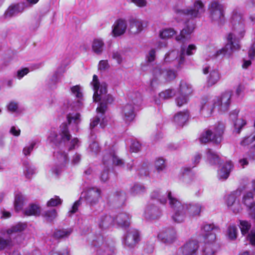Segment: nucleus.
Segmentation results:
<instances>
[{"label": "nucleus", "instance_id": "obj_1", "mask_svg": "<svg viewBox=\"0 0 255 255\" xmlns=\"http://www.w3.org/2000/svg\"><path fill=\"white\" fill-rule=\"evenodd\" d=\"M94 91L93 100L95 102H100V105L97 108V111L100 114V116L94 118L90 123V128H94L100 122V126L104 128L106 125L107 120L103 118L104 114L107 109L108 104H111L113 101L112 96L107 94V84L104 82H100L97 75H94L93 80L91 83Z\"/></svg>", "mask_w": 255, "mask_h": 255}, {"label": "nucleus", "instance_id": "obj_2", "mask_svg": "<svg viewBox=\"0 0 255 255\" xmlns=\"http://www.w3.org/2000/svg\"><path fill=\"white\" fill-rule=\"evenodd\" d=\"M231 22L233 27V32L228 35L227 44L224 47L217 51L216 56L230 55L241 48L240 40L244 37L245 33L244 20L240 14L236 13L232 16Z\"/></svg>", "mask_w": 255, "mask_h": 255}, {"label": "nucleus", "instance_id": "obj_3", "mask_svg": "<svg viewBox=\"0 0 255 255\" xmlns=\"http://www.w3.org/2000/svg\"><path fill=\"white\" fill-rule=\"evenodd\" d=\"M231 98V93L230 92H226L220 96L213 97L202 106L200 110L201 115L204 117H210L215 108L220 111H227L230 104Z\"/></svg>", "mask_w": 255, "mask_h": 255}, {"label": "nucleus", "instance_id": "obj_4", "mask_svg": "<svg viewBox=\"0 0 255 255\" xmlns=\"http://www.w3.org/2000/svg\"><path fill=\"white\" fill-rule=\"evenodd\" d=\"M224 130V125L222 124H218L212 129H208L202 133L199 138L200 141L203 143L212 141L216 144H219L222 140Z\"/></svg>", "mask_w": 255, "mask_h": 255}, {"label": "nucleus", "instance_id": "obj_5", "mask_svg": "<svg viewBox=\"0 0 255 255\" xmlns=\"http://www.w3.org/2000/svg\"><path fill=\"white\" fill-rule=\"evenodd\" d=\"M26 227V224L18 223L8 229L6 231L7 237L5 238L0 237V251L13 246L14 243L11 238L16 237L17 234L23 231Z\"/></svg>", "mask_w": 255, "mask_h": 255}, {"label": "nucleus", "instance_id": "obj_6", "mask_svg": "<svg viewBox=\"0 0 255 255\" xmlns=\"http://www.w3.org/2000/svg\"><path fill=\"white\" fill-rule=\"evenodd\" d=\"M169 205L173 211L171 218L173 221L177 223L184 222L188 216L187 211L185 209L187 206L184 205L175 197L170 198Z\"/></svg>", "mask_w": 255, "mask_h": 255}, {"label": "nucleus", "instance_id": "obj_7", "mask_svg": "<svg viewBox=\"0 0 255 255\" xmlns=\"http://www.w3.org/2000/svg\"><path fill=\"white\" fill-rule=\"evenodd\" d=\"M71 135L68 129L67 125L65 123L62 124L59 128V134L55 130H50L47 137V142L53 145H56L61 141H68L70 139Z\"/></svg>", "mask_w": 255, "mask_h": 255}, {"label": "nucleus", "instance_id": "obj_8", "mask_svg": "<svg viewBox=\"0 0 255 255\" xmlns=\"http://www.w3.org/2000/svg\"><path fill=\"white\" fill-rule=\"evenodd\" d=\"M204 5L200 0H196L192 8L175 9V12L179 15H187L191 17H199L205 12Z\"/></svg>", "mask_w": 255, "mask_h": 255}, {"label": "nucleus", "instance_id": "obj_9", "mask_svg": "<svg viewBox=\"0 0 255 255\" xmlns=\"http://www.w3.org/2000/svg\"><path fill=\"white\" fill-rule=\"evenodd\" d=\"M54 166L52 168L53 173L58 175L63 171L68 162L67 154L61 151H57L54 153Z\"/></svg>", "mask_w": 255, "mask_h": 255}, {"label": "nucleus", "instance_id": "obj_10", "mask_svg": "<svg viewBox=\"0 0 255 255\" xmlns=\"http://www.w3.org/2000/svg\"><path fill=\"white\" fill-rule=\"evenodd\" d=\"M208 10L210 18L212 21L218 23H222L224 21L223 7L218 1L211 2L209 5Z\"/></svg>", "mask_w": 255, "mask_h": 255}, {"label": "nucleus", "instance_id": "obj_11", "mask_svg": "<svg viewBox=\"0 0 255 255\" xmlns=\"http://www.w3.org/2000/svg\"><path fill=\"white\" fill-rule=\"evenodd\" d=\"M203 72L207 75V84L208 87H211L217 84L221 78V75L218 68L210 65H206L203 68Z\"/></svg>", "mask_w": 255, "mask_h": 255}, {"label": "nucleus", "instance_id": "obj_12", "mask_svg": "<svg viewBox=\"0 0 255 255\" xmlns=\"http://www.w3.org/2000/svg\"><path fill=\"white\" fill-rule=\"evenodd\" d=\"M216 235L210 233L207 236L204 240V245L202 247V252L204 255H213L216 252L218 246L215 242Z\"/></svg>", "mask_w": 255, "mask_h": 255}, {"label": "nucleus", "instance_id": "obj_13", "mask_svg": "<svg viewBox=\"0 0 255 255\" xmlns=\"http://www.w3.org/2000/svg\"><path fill=\"white\" fill-rule=\"evenodd\" d=\"M157 239L161 242L169 245L173 243L177 239V234L174 229H166L160 231L157 235Z\"/></svg>", "mask_w": 255, "mask_h": 255}, {"label": "nucleus", "instance_id": "obj_14", "mask_svg": "<svg viewBox=\"0 0 255 255\" xmlns=\"http://www.w3.org/2000/svg\"><path fill=\"white\" fill-rule=\"evenodd\" d=\"M139 240L138 232L135 229H130L125 235L123 243L128 248H133Z\"/></svg>", "mask_w": 255, "mask_h": 255}, {"label": "nucleus", "instance_id": "obj_15", "mask_svg": "<svg viewBox=\"0 0 255 255\" xmlns=\"http://www.w3.org/2000/svg\"><path fill=\"white\" fill-rule=\"evenodd\" d=\"M87 202L91 206L97 204L101 198V191L97 188H91L82 193Z\"/></svg>", "mask_w": 255, "mask_h": 255}, {"label": "nucleus", "instance_id": "obj_16", "mask_svg": "<svg viewBox=\"0 0 255 255\" xmlns=\"http://www.w3.org/2000/svg\"><path fill=\"white\" fill-rule=\"evenodd\" d=\"M199 245L196 240H188L181 248V251L183 255H197Z\"/></svg>", "mask_w": 255, "mask_h": 255}, {"label": "nucleus", "instance_id": "obj_17", "mask_svg": "<svg viewBox=\"0 0 255 255\" xmlns=\"http://www.w3.org/2000/svg\"><path fill=\"white\" fill-rule=\"evenodd\" d=\"M104 164H109L111 163L115 166L123 167L124 162L122 159L119 158L116 154L114 149H112L109 152H106L103 159Z\"/></svg>", "mask_w": 255, "mask_h": 255}, {"label": "nucleus", "instance_id": "obj_18", "mask_svg": "<svg viewBox=\"0 0 255 255\" xmlns=\"http://www.w3.org/2000/svg\"><path fill=\"white\" fill-rule=\"evenodd\" d=\"M150 197L151 199L157 200L162 204H165L167 202V199L169 200V203H170V198H174L175 197L170 191L163 192L159 190H155L151 192Z\"/></svg>", "mask_w": 255, "mask_h": 255}, {"label": "nucleus", "instance_id": "obj_19", "mask_svg": "<svg viewBox=\"0 0 255 255\" xmlns=\"http://www.w3.org/2000/svg\"><path fill=\"white\" fill-rule=\"evenodd\" d=\"M27 7L25 2H20L11 4L4 13L5 18H10L15 16L19 13H21Z\"/></svg>", "mask_w": 255, "mask_h": 255}, {"label": "nucleus", "instance_id": "obj_20", "mask_svg": "<svg viewBox=\"0 0 255 255\" xmlns=\"http://www.w3.org/2000/svg\"><path fill=\"white\" fill-rule=\"evenodd\" d=\"M127 28V21L122 18L117 20L112 26V33L113 36L118 37L124 34Z\"/></svg>", "mask_w": 255, "mask_h": 255}, {"label": "nucleus", "instance_id": "obj_21", "mask_svg": "<svg viewBox=\"0 0 255 255\" xmlns=\"http://www.w3.org/2000/svg\"><path fill=\"white\" fill-rule=\"evenodd\" d=\"M194 28V24L188 22L186 27L181 31L180 35L176 37V40L182 43L188 41L190 39V34L193 31Z\"/></svg>", "mask_w": 255, "mask_h": 255}, {"label": "nucleus", "instance_id": "obj_22", "mask_svg": "<svg viewBox=\"0 0 255 255\" xmlns=\"http://www.w3.org/2000/svg\"><path fill=\"white\" fill-rule=\"evenodd\" d=\"M225 202L228 207L235 213H238L242 210L241 205L234 194L226 196Z\"/></svg>", "mask_w": 255, "mask_h": 255}, {"label": "nucleus", "instance_id": "obj_23", "mask_svg": "<svg viewBox=\"0 0 255 255\" xmlns=\"http://www.w3.org/2000/svg\"><path fill=\"white\" fill-rule=\"evenodd\" d=\"M243 203L247 207L249 215L255 219V202L252 192H248L244 196Z\"/></svg>", "mask_w": 255, "mask_h": 255}, {"label": "nucleus", "instance_id": "obj_24", "mask_svg": "<svg viewBox=\"0 0 255 255\" xmlns=\"http://www.w3.org/2000/svg\"><path fill=\"white\" fill-rule=\"evenodd\" d=\"M161 215V210L152 204H148L145 208L143 216L147 220H154L159 218Z\"/></svg>", "mask_w": 255, "mask_h": 255}, {"label": "nucleus", "instance_id": "obj_25", "mask_svg": "<svg viewBox=\"0 0 255 255\" xmlns=\"http://www.w3.org/2000/svg\"><path fill=\"white\" fill-rule=\"evenodd\" d=\"M134 109V107L131 104H127L123 107L122 116L123 120L126 123H129L134 120L135 117Z\"/></svg>", "mask_w": 255, "mask_h": 255}, {"label": "nucleus", "instance_id": "obj_26", "mask_svg": "<svg viewBox=\"0 0 255 255\" xmlns=\"http://www.w3.org/2000/svg\"><path fill=\"white\" fill-rule=\"evenodd\" d=\"M114 222V219L109 215H101L97 220L98 226L101 230H106L112 226Z\"/></svg>", "mask_w": 255, "mask_h": 255}, {"label": "nucleus", "instance_id": "obj_27", "mask_svg": "<svg viewBox=\"0 0 255 255\" xmlns=\"http://www.w3.org/2000/svg\"><path fill=\"white\" fill-rule=\"evenodd\" d=\"M129 24L128 30L131 34H138L143 29V22L140 19L132 18L130 19Z\"/></svg>", "mask_w": 255, "mask_h": 255}, {"label": "nucleus", "instance_id": "obj_28", "mask_svg": "<svg viewBox=\"0 0 255 255\" xmlns=\"http://www.w3.org/2000/svg\"><path fill=\"white\" fill-rule=\"evenodd\" d=\"M196 50V46L194 44H190L186 47L185 45H181L180 48L179 57L180 62L179 64H182L185 60V55H193Z\"/></svg>", "mask_w": 255, "mask_h": 255}, {"label": "nucleus", "instance_id": "obj_29", "mask_svg": "<svg viewBox=\"0 0 255 255\" xmlns=\"http://www.w3.org/2000/svg\"><path fill=\"white\" fill-rule=\"evenodd\" d=\"M189 113L185 110L178 112L174 117V122L179 127H182L189 119Z\"/></svg>", "mask_w": 255, "mask_h": 255}, {"label": "nucleus", "instance_id": "obj_30", "mask_svg": "<svg viewBox=\"0 0 255 255\" xmlns=\"http://www.w3.org/2000/svg\"><path fill=\"white\" fill-rule=\"evenodd\" d=\"M233 167L231 161H227L218 172V177L220 180L227 179Z\"/></svg>", "mask_w": 255, "mask_h": 255}, {"label": "nucleus", "instance_id": "obj_31", "mask_svg": "<svg viewBox=\"0 0 255 255\" xmlns=\"http://www.w3.org/2000/svg\"><path fill=\"white\" fill-rule=\"evenodd\" d=\"M91 47L94 53L98 55H101L105 48L104 40L101 38H94L91 43Z\"/></svg>", "mask_w": 255, "mask_h": 255}, {"label": "nucleus", "instance_id": "obj_32", "mask_svg": "<svg viewBox=\"0 0 255 255\" xmlns=\"http://www.w3.org/2000/svg\"><path fill=\"white\" fill-rule=\"evenodd\" d=\"M183 204L187 206V208H185V209L187 211L188 216L194 217L199 215L202 208L201 205L200 204L192 203Z\"/></svg>", "mask_w": 255, "mask_h": 255}, {"label": "nucleus", "instance_id": "obj_33", "mask_svg": "<svg viewBox=\"0 0 255 255\" xmlns=\"http://www.w3.org/2000/svg\"><path fill=\"white\" fill-rule=\"evenodd\" d=\"M193 92L192 86L185 81H181L177 93L189 97Z\"/></svg>", "mask_w": 255, "mask_h": 255}, {"label": "nucleus", "instance_id": "obj_34", "mask_svg": "<svg viewBox=\"0 0 255 255\" xmlns=\"http://www.w3.org/2000/svg\"><path fill=\"white\" fill-rule=\"evenodd\" d=\"M130 216L126 213H121L116 217V221L117 224L122 227H127L130 224Z\"/></svg>", "mask_w": 255, "mask_h": 255}, {"label": "nucleus", "instance_id": "obj_35", "mask_svg": "<svg viewBox=\"0 0 255 255\" xmlns=\"http://www.w3.org/2000/svg\"><path fill=\"white\" fill-rule=\"evenodd\" d=\"M68 124L73 125L75 129L77 130V126L80 123L81 119L79 113H69L67 116Z\"/></svg>", "mask_w": 255, "mask_h": 255}, {"label": "nucleus", "instance_id": "obj_36", "mask_svg": "<svg viewBox=\"0 0 255 255\" xmlns=\"http://www.w3.org/2000/svg\"><path fill=\"white\" fill-rule=\"evenodd\" d=\"M40 213V207L36 204L30 205L24 210V214L27 216H38Z\"/></svg>", "mask_w": 255, "mask_h": 255}, {"label": "nucleus", "instance_id": "obj_37", "mask_svg": "<svg viewBox=\"0 0 255 255\" xmlns=\"http://www.w3.org/2000/svg\"><path fill=\"white\" fill-rule=\"evenodd\" d=\"M180 52H178L176 50H172L171 51L168 52L166 54L164 57V62L165 63H169L174 60L177 59H178V62H180V57H179Z\"/></svg>", "mask_w": 255, "mask_h": 255}, {"label": "nucleus", "instance_id": "obj_38", "mask_svg": "<svg viewBox=\"0 0 255 255\" xmlns=\"http://www.w3.org/2000/svg\"><path fill=\"white\" fill-rule=\"evenodd\" d=\"M25 197L21 193H17L15 194L14 207L17 211L21 209Z\"/></svg>", "mask_w": 255, "mask_h": 255}, {"label": "nucleus", "instance_id": "obj_39", "mask_svg": "<svg viewBox=\"0 0 255 255\" xmlns=\"http://www.w3.org/2000/svg\"><path fill=\"white\" fill-rule=\"evenodd\" d=\"M175 101L176 106L178 107H181L187 104L189 97L177 93Z\"/></svg>", "mask_w": 255, "mask_h": 255}, {"label": "nucleus", "instance_id": "obj_40", "mask_svg": "<svg viewBox=\"0 0 255 255\" xmlns=\"http://www.w3.org/2000/svg\"><path fill=\"white\" fill-rule=\"evenodd\" d=\"M164 70H162L160 68L156 67L154 68L153 70V78L151 81V86L153 87L154 86V84L156 83V80L157 79H161L163 78V74H162V72Z\"/></svg>", "mask_w": 255, "mask_h": 255}, {"label": "nucleus", "instance_id": "obj_41", "mask_svg": "<svg viewBox=\"0 0 255 255\" xmlns=\"http://www.w3.org/2000/svg\"><path fill=\"white\" fill-rule=\"evenodd\" d=\"M24 173L27 178H30L36 172V169L34 166L28 163H24Z\"/></svg>", "mask_w": 255, "mask_h": 255}, {"label": "nucleus", "instance_id": "obj_42", "mask_svg": "<svg viewBox=\"0 0 255 255\" xmlns=\"http://www.w3.org/2000/svg\"><path fill=\"white\" fill-rule=\"evenodd\" d=\"M208 160L212 164H218L220 161L219 156L211 149H208L207 152Z\"/></svg>", "mask_w": 255, "mask_h": 255}, {"label": "nucleus", "instance_id": "obj_43", "mask_svg": "<svg viewBox=\"0 0 255 255\" xmlns=\"http://www.w3.org/2000/svg\"><path fill=\"white\" fill-rule=\"evenodd\" d=\"M71 229L57 230L54 233V236L57 239L64 238L68 237L72 233Z\"/></svg>", "mask_w": 255, "mask_h": 255}, {"label": "nucleus", "instance_id": "obj_44", "mask_svg": "<svg viewBox=\"0 0 255 255\" xmlns=\"http://www.w3.org/2000/svg\"><path fill=\"white\" fill-rule=\"evenodd\" d=\"M238 233V229L234 225H232L229 226L227 231V235L229 239L234 240L237 238Z\"/></svg>", "mask_w": 255, "mask_h": 255}, {"label": "nucleus", "instance_id": "obj_45", "mask_svg": "<svg viewBox=\"0 0 255 255\" xmlns=\"http://www.w3.org/2000/svg\"><path fill=\"white\" fill-rule=\"evenodd\" d=\"M146 191L145 187L140 184H135L131 189V194L133 195H136L144 193Z\"/></svg>", "mask_w": 255, "mask_h": 255}, {"label": "nucleus", "instance_id": "obj_46", "mask_svg": "<svg viewBox=\"0 0 255 255\" xmlns=\"http://www.w3.org/2000/svg\"><path fill=\"white\" fill-rule=\"evenodd\" d=\"M175 34V30L171 28H166L162 30L160 32V37L161 39L169 38Z\"/></svg>", "mask_w": 255, "mask_h": 255}, {"label": "nucleus", "instance_id": "obj_47", "mask_svg": "<svg viewBox=\"0 0 255 255\" xmlns=\"http://www.w3.org/2000/svg\"><path fill=\"white\" fill-rule=\"evenodd\" d=\"M214 229V225L213 224H204L202 227V234L204 236V240H205L207 236L210 233L214 234L213 230Z\"/></svg>", "mask_w": 255, "mask_h": 255}, {"label": "nucleus", "instance_id": "obj_48", "mask_svg": "<svg viewBox=\"0 0 255 255\" xmlns=\"http://www.w3.org/2000/svg\"><path fill=\"white\" fill-rule=\"evenodd\" d=\"M251 224L245 220H241L240 221V228L243 235H245L248 233L249 231L251 229Z\"/></svg>", "mask_w": 255, "mask_h": 255}, {"label": "nucleus", "instance_id": "obj_49", "mask_svg": "<svg viewBox=\"0 0 255 255\" xmlns=\"http://www.w3.org/2000/svg\"><path fill=\"white\" fill-rule=\"evenodd\" d=\"M71 93L76 98L81 99L83 96L82 89L79 85H76L71 87Z\"/></svg>", "mask_w": 255, "mask_h": 255}, {"label": "nucleus", "instance_id": "obj_50", "mask_svg": "<svg viewBox=\"0 0 255 255\" xmlns=\"http://www.w3.org/2000/svg\"><path fill=\"white\" fill-rule=\"evenodd\" d=\"M163 78L166 81H170L173 80L176 77V73L175 71L172 70H165L162 72Z\"/></svg>", "mask_w": 255, "mask_h": 255}, {"label": "nucleus", "instance_id": "obj_51", "mask_svg": "<svg viewBox=\"0 0 255 255\" xmlns=\"http://www.w3.org/2000/svg\"><path fill=\"white\" fill-rule=\"evenodd\" d=\"M43 216L48 221H52L57 217V212L55 209H52L45 212Z\"/></svg>", "mask_w": 255, "mask_h": 255}, {"label": "nucleus", "instance_id": "obj_52", "mask_svg": "<svg viewBox=\"0 0 255 255\" xmlns=\"http://www.w3.org/2000/svg\"><path fill=\"white\" fill-rule=\"evenodd\" d=\"M246 124V121L242 119H237L234 123L235 132L239 133L241 128Z\"/></svg>", "mask_w": 255, "mask_h": 255}, {"label": "nucleus", "instance_id": "obj_53", "mask_svg": "<svg viewBox=\"0 0 255 255\" xmlns=\"http://www.w3.org/2000/svg\"><path fill=\"white\" fill-rule=\"evenodd\" d=\"M173 90L170 89L166 90L159 94V97L162 99H168L175 95Z\"/></svg>", "mask_w": 255, "mask_h": 255}, {"label": "nucleus", "instance_id": "obj_54", "mask_svg": "<svg viewBox=\"0 0 255 255\" xmlns=\"http://www.w3.org/2000/svg\"><path fill=\"white\" fill-rule=\"evenodd\" d=\"M62 203V200L58 196H54L50 199L47 203L48 207H54Z\"/></svg>", "mask_w": 255, "mask_h": 255}, {"label": "nucleus", "instance_id": "obj_55", "mask_svg": "<svg viewBox=\"0 0 255 255\" xmlns=\"http://www.w3.org/2000/svg\"><path fill=\"white\" fill-rule=\"evenodd\" d=\"M154 166L156 170L160 172L163 170L165 167L164 160L162 158H158L155 161Z\"/></svg>", "mask_w": 255, "mask_h": 255}, {"label": "nucleus", "instance_id": "obj_56", "mask_svg": "<svg viewBox=\"0 0 255 255\" xmlns=\"http://www.w3.org/2000/svg\"><path fill=\"white\" fill-rule=\"evenodd\" d=\"M35 143L34 142H31L28 145H26L23 149L22 153L25 156L29 155L32 151Z\"/></svg>", "mask_w": 255, "mask_h": 255}, {"label": "nucleus", "instance_id": "obj_57", "mask_svg": "<svg viewBox=\"0 0 255 255\" xmlns=\"http://www.w3.org/2000/svg\"><path fill=\"white\" fill-rule=\"evenodd\" d=\"M18 108V103L15 101L10 102L7 105V109L11 113L16 112Z\"/></svg>", "mask_w": 255, "mask_h": 255}, {"label": "nucleus", "instance_id": "obj_58", "mask_svg": "<svg viewBox=\"0 0 255 255\" xmlns=\"http://www.w3.org/2000/svg\"><path fill=\"white\" fill-rule=\"evenodd\" d=\"M255 140V134H252L245 138L241 142L242 145H248Z\"/></svg>", "mask_w": 255, "mask_h": 255}, {"label": "nucleus", "instance_id": "obj_59", "mask_svg": "<svg viewBox=\"0 0 255 255\" xmlns=\"http://www.w3.org/2000/svg\"><path fill=\"white\" fill-rule=\"evenodd\" d=\"M29 72V70L27 68H24L18 70L17 71L16 77L18 79H21L25 75H27Z\"/></svg>", "mask_w": 255, "mask_h": 255}, {"label": "nucleus", "instance_id": "obj_60", "mask_svg": "<svg viewBox=\"0 0 255 255\" xmlns=\"http://www.w3.org/2000/svg\"><path fill=\"white\" fill-rule=\"evenodd\" d=\"M89 149L91 152L95 154L97 153L100 150L98 143L96 141H93L90 144Z\"/></svg>", "mask_w": 255, "mask_h": 255}, {"label": "nucleus", "instance_id": "obj_61", "mask_svg": "<svg viewBox=\"0 0 255 255\" xmlns=\"http://www.w3.org/2000/svg\"><path fill=\"white\" fill-rule=\"evenodd\" d=\"M141 145L137 141H134L130 146V150L132 152H137L140 150Z\"/></svg>", "mask_w": 255, "mask_h": 255}, {"label": "nucleus", "instance_id": "obj_62", "mask_svg": "<svg viewBox=\"0 0 255 255\" xmlns=\"http://www.w3.org/2000/svg\"><path fill=\"white\" fill-rule=\"evenodd\" d=\"M99 69L105 70L109 68V65L107 60H101L98 65Z\"/></svg>", "mask_w": 255, "mask_h": 255}, {"label": "nucleus", "instance_id": "obj_63", "mask_svg": "<svg viewBox=\"0 0 255 255\" xmlns=\"http://www.w3.org/2000/svg\"><path fill=\"white\" fill-rule=\"evenodd\" d=\"M155 58V50L154 49H151L146 55L147 60L149 62H152Z\"/></svg>", "mask_w": 255, "mask_h": 255}, {"label": "nucleus", "instance_id": "obj_64", "mask_svg": "<svg viewBox=\"0 0 255 255\" xmlns=\"http://www.w3.org/2000/svg\"><path fill=\"white\" fill-rule=\"evenodd\" d=\"M20 129L17 127L12 126L10 128L9 133L15 136H18L20 134Z\"/></svg>", "mask_w": 255, "mask_h": 255}]
</instances>
